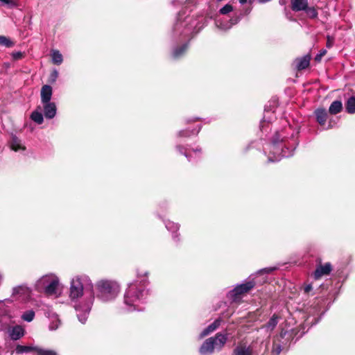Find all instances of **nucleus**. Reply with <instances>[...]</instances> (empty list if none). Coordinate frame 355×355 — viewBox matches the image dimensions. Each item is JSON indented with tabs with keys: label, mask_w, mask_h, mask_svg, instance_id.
<instances>
[{
	"label": "nucleus",
	"mask_w": 355,
	"mask_h": 355,
	"mask_svg": "<svg viewBox=\"0 0 355 355\" xmlns=\"http://www.w3.org/2000/svg\"><path fill=\"white\" fill-rule=\"evenodd\" d=\"M176 148L180 152V153L183 154L187 158L189 162H192L191 157L190 155V148H184V146L180 145H178L176 146Z\"/></svg>",
	"instance_id": "obj_30"
},
{
	"label": "nucleus",
	"mask_w": 355,
	"mask_h": 355,
	"mask_svg": "<svg viewBox=\"0 0 355 355\" xmlns=\"http://www.w3.org/2000/svg\"><path fill=\"white\" fill-rule=\"evenodd\" d=\"M52 60L55 64H60L62 62V55L59 51H53L52 52Z\"/></svg>",
	"instance_id": "obj_29"
},
{
	"label": "nucleus",
	"mask_w": 355,
	"mask_h": 355,
	"mask_svg": "<svg viewBox=\"0 0 355 355\" xmlns=\"http://www.w3.org/2000/svg\"><path fill=\"white\" fill-rule=\"evenodd\" d=\"M10 147H11V149L15 151H18L19 150L25 149V148L22 146V145L21 144V141L16 136H13L12 137Z\"/></svg>",
	"instance_id": "obj_24"
},
{
	"label": "nucleus",
	"mask_w": 355,
	"mask_h": 355,
	"mask_svg": "<svg viewBox=\"0 0 355 355\" xmlns=\"http://www.w3.org/2000/svg\"><path fill=\"white\" fill-rule=\"evenodd\" d=\"M227 340V334L218 333L214 337L207 338L201 345L199 352L201 355H211L214 349L220 350Z\"/></svg>",
	"instance_id": "obj_5"
},
{
	"label": "nucleus",
	"mask_w": 355,
	"mask_h": 355,
	"mask_svg": "<svg viewBox=\"0 0 355 355\" xmlns=\"http://www.w3.org/2000/svg\"><path fill=\"white\" fill-rule=\"evenodd\" d=\"M58 71H54L52 74H51V76H52V79H53V81H55V80L56 79L57 76H58Z\"/></svg>",
	"instance_id": "obj_43"
},
{
	"label": "nucleus",
	"mask_w": 355,
	"mask_h": 355,
	"mask_svg": "<svg viewBox=\"0 0 355 355\" xmlns=\"http://www.w3.org/2000/svg\"><path fill=\"white\" fill-rule=\"evenodd\" d=\"M13 42L5 36L0 35V46L6 47H11L13 46Z\"/></svg>",
	"instance_id": "obj_34"
},
{
	"label": "nucleus",
	"mask_w": 355,
	"mask_h": 355,
	"mask_svg": "<svg viewBox=\"0 0 355 355\" xmlns=\"http://www.w3.org/2000/svg\"><path fill=\"white\" fill-rule=\"evenodd\" d=\"M240 21V17H235L232 18L230 21L228 22L230 24H227L224 26H221V28L223 29H229L234 24H237Z\"/></svg>",
	"instance_id": "obj_35"
},
{
	"label": "nucleus",
	"mask_w": 355,
	"mask_h": 355,
	"mask_svg": "<svg viewBox=\"0 0 355 355\" xmlns=\"http://www.w3.org/2000/svg\"><path fill=\"white\" fill-rule=\"evenodd\" d=\"M21 56V53H17L16 55L15 56V58H19Z\"/></svg>",
	"instance_id": "obj_46"
},
{
	"label": "nucleus",
	"mask_w": 355,
	"mask_h": 355,
	"mask_svg": "<svg viewBox=\"0 0 355 355\" xmlns=\"http://www.w3.org/2000/svg\"><path fill=\"white\" fill-rule=\"evenodd\" d=\"M8 333L12 340H17L24 335V329L21 326L16 325L10 328Z\"/></svg>",
	"instance_id": "obj_12"
},
{
	"label": "nucleus",
	"mask_w": 355,
	"mask_h": 355,
	"mask_svg": "<svg viewBox=\"0 0 355 355\" xmlns=\"http://www.w3.org/2000/svg\"><path fill=\"white\" fill-rule=\"evenodd\" d=\"M279 318L277 315H272V316L270 318L268 322L266 324H264L263 327L266 329V330L268 331H272L278 324Z\"/></svg>",
	"instance_id": "obj_20"
},
{
	"label": "nucleus",
	"mask_w": 355,
	"mask_h": 355,
	"mask_svg": "<svg viewBox=\"0 0 355 355\" xmlns=\"http://www.w3.org/2000/svg\"><path fill=\"white\" fill-rule=\"evenodd\" d=\"M311 58L309 55H304L295 60V67L297 70H303L306 69L310 64Z\"/></svg>",
	"instance_id": "obj_15"
},
{
	"label": "nucleus",
	"mask_w": 355,
	"mask_h": 355,
	"mask_svg": "<svg viewBox=\"0 0 355 355\" xmlns=\"http://www.w3.org/2000/svg\"><path fill=\"white\" fill-rule=\"evenodd\" d=\"M165 226L166 229L173 234L175 233L179 230V225L170 220L165 222Z\"/></svg>",
	"instance_id": "obj_33"
},
{
	"label": "nucleus",
	"mask_w": 355,
	"mask_h": 355,
	"mask_svg": "<svg viewBox=\"0 0 355 355\" xmlns=\"http://www.w3.org/2000/svg\"><path fill=\"white\" fill-rule=\"evenodd\" d=\"M313 290L311 284H306L304 285L303 291L305 294H309Z\"/></svg>",
	"instance_id": "obj_40"
},
{
	"label": "nucleus",
	"mask_w": 355,
	"mask_h": 355,
	"mask_svg": "<svg viewBox=\"0 0 355 355\" xmlns=\"http://www.w3.org/2000/svg\"><path fill=\"white\" fill-rule=\"evenodd\" d=\"M31 119L37 124H42L44 121V117L41 112L35 110L31 115Z\"/></svg>",
	"instance_id": "obj_25"
},
{
	"label": "nucleus",
	"mask_w": 355,
	"mask_h": 355,
	"mask_svg": "<svg viewBox=\"0 0 355 355\" xmlns=\"http://www.w3.org/2000/svg\"><path fill=\"white\" fill-rule=\"evenodd\" d=\"M334 44V37L333 36L327 35L326 46L328 49H330L333 46Z\"/></svg>",
	"instance_id": "obj_38"
},
{
	"label": "nucleus",
	"mask_w": 355,
	"mask_h": 355,
	"mask_svg": "<svg viewBox=\"0 0 355 355\" xmlns=\"http://www.w3.org/2000/svg\"><path fill=\"white\" fill-rule=\"evenodd\" d=\"M198 119H199L198 118H196L194 119L191 120V121H196V120H198ZM189 122H190V121H188V123H189Z\"/></svg>",
	"instance_id": "obj_47"
},
{
	"label": "nucleus",
	"mask_w": 355,
	"mask_h": 355,
	"mask_svg": "<svg viewBox=\"0 0 355 355\" xmlns=\"http://www.w3.org/2000/svg\"><path fill=\"white\" fill-rule=\"evenodd\" d=\"M241 4H245L248 0H239Z\"/></svg>",
	"instance_id": "obj_45"
},
{
	"label": "nucleus",
	"mask_w": 355,
	"mask_h": 355,
	"mask_svg": "<svg viewBox=\"0 0 355 355\" xmlns=\"http://www.w3.org/2000/svg\"><path fill=\"white\" fill-rule=\"evenodd\" d=\"M331 269V265L329 263H326L324 265H319L313 272L314 279H318L323 275H329Z\"/></svg>",
	"instance_id": "obj_10"
},
{
	"label": "nucleus",
	"mask_w": 355,
	"mask_h": 355,
	"mask_svg": "<svg viewBox=\"0 0 355 355\" xmlns=\"http://www.w3.org/2000/svg\"><path fill=\"white\" fill-rule=\"evenodd\" d=\"M69 297L78 320L85 323L94 300L93 284L88 276L77 275L71 279Z\"/></svg>",
	"instance_id": "obj_1"
},
{
	"label": "nucleus",
	"mask_w": 355,
	"mask_h": 355,
	"mask_svg": "<svg viewBox=\"0 0 355 355\" xmlns=\"http://www.w3.org/2000/svg\"><path fill=\"white\" fill-rule=\"evenodd\" d=\"M96 288V297L103 302L113 300L120 291V286L116 282L107 279L98 281Z\"/></svg>",
	"instance_id": "obj_4"
},
{
	"label": "nucleus",
	"mask_w": 355,
	"mask_h": 355,
	"mask_svg": "<svg viewBox=\"0 0 355 355\" xmlns=\"http://www.w3.org/2000/svg\"><path fill=\"white\" fill-rule=\"evenodd\" d=\"M342 109H343V104H342L341 101H334L330 105L329 108V112L331 114H336L340 112Z\"/></svg>",
	"instance_id": "obj_21"
},
{
	"label": "nucleus",
	"mask_w": 355,
	"mask_h": 355,
	"mask_svg": "<svg viewBox=\"0 0 355 355\" xmlns=\"http://www.w3.org/2000/svg\"><path fill=\"white\" fill-rule=\"evenodd\" d=\"M59 286L58 278L53 275H44L36 284L37 289L47 295H57Z\"/></svg>",
	"instance_id": "obj_6"
},
{
	"label": "nucleus",
	"mask_w": 355,
	"mask_h": 355,
	"mask_svg": "<svg viewBox=\"0 0 355 355\" xmlns=\"http://www.w3.org/2000/svg\"><path fill=\"white\" fill-rule=\"evenodd\" d=\"M304 11L306 12V15L310 19H316L318 17V10L313 6L309 7V6H307L306 8Z\"/></svg>",
	"instance_id": "obj_26"
},
{
	"label": "nucleus",
	"mask_w": 355,
	"mask_h": 355,
	"mask_svg": "<svg viewBox=\"0 0 355 355\" xmlns=\"http://www.w3.org/2000/svg\"><path fill=\"white\" fill-rule=\"evenodd\" d=\"M180 17V13H179L177 22L173 28L174 32L176 33H180V34L184 35V37H191L193 30V26L189 24L191 18L186 17L184 21H181Z\"/></svg>",
	"instance_id": "obj_7"
},
{
	"label": "nucleus",
	"mask_w": 355,
	"mask_h": 355,
	"mask_svg": "<svg viewBox=\"0 0 355 355\" xmlns=\"http://www.w3.org/2000/svg\"><path fill=\"white\" fill-rule=\"evenodd\" d=\"M201 129V125H198V129L196 130H193L192 131H189L188 130H181L178 133L179 137H189L191 135H197Z\"/></svg>",
	"instance_id": "obj_32"
},
{
	"label": "nucleus",
	"mask_w": 355,
	"mask_h": 355,
	"mask_svg": "<svg viewBox=\"0 0 355 355\" xmlns=\"http://www.w3.org/2000/svg\"><path fill=\"white\" fill-rule=\"evenodd\" d=\"M291 143L284 135L283 131L277 132L272 139L271 143L264 148L265 152L268 151V159L269 162L279 161L283 157L292 156L297 143L293 135L291 137Z\"/></svg>",
	"instance_id": "obj_3"
},
{
	"label": "nucleus",
	"mask_w": 355,
	"mask_h": 355,
	"mask_svg": "<svg viewBox=\"0 0 355 355\" xmlns=\"http://www.w3.org/2000/svg\"><path fill=\"white\" fill-rule=\"evenodd\" d=\"M52 96V87L50 85H45L41 89V101L42 103L51 102Z\"/></svg>",
	"instance_id": "obj_16"
},
{
	"label": "nucleus",
	"mask_w": 355,
	"mask_h": 355,
	"mask_svg": "<svg viewBox=\"0 0 355 355\" xmlns=\"http://www.w3.org/2000/svg\"><path fill=\"white\" fill-rule=\"evenodd\" d=\"M31 294V289L26 286L21 285L13 288L12 295L16 299L26 300L30 298Z\"/></svg>",
	"instance_id": "obj_9"
},
{
	"label": "nucleus",
	"mask_w": 355,
	"mask_h": 355,
	"mask_svg": "<svg viewBox=\"0 0 355 355\" xmlns=\"http://www.w3.org/2000/svg\"><path fill=\"white\" fill-rule=\"evenodd\" d=\"M0 1L10 7H15L17 5L15 0H0Z\"/></svg>",
	"instance_id": "obj_39"
},
{
	"label": "nucleus",
	"mask_w": 355,
	"mask_h": 355,
	"mask_svg": "<svg viewBox=\"0 0 355 355\" xmlns=\"http://www.w3.org/2000/svg\"><path fill=\"white\" fill-rule=\"evenodd\" d=\"M255 286L254 281H248L243 284L236 286L233 290L228 293V297L234 302H236L240 299L241 295L248 293Z\"/></svg>",
	"instance_id": "obj_8"
},
{
	"label": "nucleus",
	"mask_w": 355,
	"mask_h": 355,
	"mask_svg": "<svg viewBox=\"0 0 355 355\" xmlns=\"http://www.w3.org/2000/svg\"><path fill=\"white\" fill-rule=\"evenodd\" d=\"M192 150L196 155L200 154L201 153V148H197L196 149H192Z\"/></svg>",
	"instance_id": "obj_44"
},
{
	"label": "nucleus",
	"mask_w": 355,
	"mask_h": 355,
	"mask_svg": "<svg viewBox=\"0 0 355 355\" xmlns=\"http://www.w3.org/2000/svg\"><path fill=\"white\" fill-rule=\"evenodd\" d=\"M44 105V114L46 119H51L56 114V105L53 102L42 103Z\"/></svg>",
	"instance_id": "obj_11"
},
{
	"label": "nucleus",
	"mask_w": 355,
	"mask_h": 355,
	"mask_svg": "<svg viewBox=\"0 0 355 355\" xmlns=\"http://www.w3.org/2000/svg\"><path fill=\"white\" fill-rule=\"evenodd\" d=\"M346 111L349 114L355 113V96L349 98L345 104Z\"/></svg>",
	"instance_id": "obj_23"
},
{
	"label": "nucleus",
	"mask_w": 355,
	"mask_h": 355,
	"mask_svg": "<svg viewBox=\"0 0 355 355\" xmlns=\"http://www.w3.org/2000/svg\"><path fill=\"white\" fill-rule=\"evenodd\" d=\"M232 355H257L251 346L239 345L233 351Z\"/></svg>",
	"instance_id": "obj_14"
},
{
	"label": "nucleus",
	"mask_w": 355,
	"mask_h": 355,
	"mask_svg": "<svg viewBox=\"0 0 355 355\" xmlns=\"http://www.w3.org/2000/svg\"><path fill=\"white\" fill-rule=\"evenodd\" d=\"M327 53L325 49H322L320 51L318 54L316 55L315 60L317 61H320L322 56H324Z\"/></svg>",
	"instance_id": "obj_41"
},
{
	"label": "nucleus",
	"mask_w": 355,
	"mask_h": 355,
	"mask_svg": "<svg viewBox=\"0 0 355 355\" xmlns=\"http://www.w3.org/2000/svg\"><path fill=\"white\" fill-rule=\"evenodd\" d=\"M38 355H57L56 352L53 350L36 349Z\"/></svg>",
	"instance_id": "obj_37"
},
{
	"label": "nucleus",
	"mask_w": 355,
	"mask_h": 355,
	"mask_svg": "<svg viewBox=\"0 0 355 355\" xmlns=\"http://www.w3.org/2000/svg\"><path fill=\"white\" fill-rule=\"evenodd\" d=\"M314 114L315 116L317 122L320 125H324L327 119V112L326 110L324 108H318L315 110Z\"/></svg>",
	"instance_id": "obj_18"
},
{
	"label": "nucleus",
	"mask_w": 355,
	"mask_h": 355,
	"mask_svg": "<svg viewBox=\"0 0 355 355\" xmlns=\"http://www.w3.org/2000/svg\"><path fill=\"white\" fill-rule=\"evenodd\" d=\"M286 332L282 331L279 336L275 337L273 340V345L272 349V355H279L281 352L282 351V345L279 343L280 338H284Z\"/></svg>",
	"instance_id": "obj_13"
},
{
	"label": "nucleus",
	"mask_w": 355,
	"mask_h": 355,
	"mask_svg": "<svg viewBox=\"0 0 355 355\" xmlns=\"http://www.w3.org/2000/svg\"><path fill=\"white\" fill-rule=\"evenodd\" d=\"M233 10V7L232 5L227 3L221 8L219 10V12L222 15H227Z\"/></svg>",
	"instance_id": "obj_36"
},
{
	"label": "nucleus",
	"mask_w": 355,
	"mask_h": 355,
	"mask_svg": "<svg viewBox=\"0 0 355 355\" xmlns=\"http://www.w3.org/2000/svg\"><path fill=\"white\" fill-rule=\"evenodd\" d=\"M60 324V320L57 315H53L51 318V321L49 325V329L51 331L56 330Z\"/></svg>",
	"instance_id": "obj_27"
},
{
	"label": "nucleus",
	"mask_w": 355,
	"mask_h": 355,
	"mask_svg": "<svg viewBox=\"0 0 355 355\" xmlns=\"http://www.w3.org/2000/svg\"><path fill=\"white\" fill-rule=\"evenodd\" d=\"M275 269V268H266L261 270V272L265 271L266 272L268 273V272L273 271Z\"/></svg>",
	"instance_id": "obj_42"
},
{
	"label": "nucleus",
	"mask_w": 355,
	"mask_h": 355,
	"mask_svg": "<svg viewBox=\"0 0 355 355\" xmlns=\"http://www.w3.org/2000/svg\"><path fill=\"white\" fill-rule=\"evenodd\" d=\"M220 324V320H216L214 322L210 324L207 328H205L200 334V338H202L203 337L209 335L214 331H215Z\"/></svg>",
	"instance_id": "obj_19"
},
{
	"label": "nucleus",
	"mask_w": 355,
	"mask_h": 355,
	"mask_svg": "<svg viewBox=\"0 0 355 355\" xmlns=\"http://www.w3.org/2000/svg\"><path fill=\"white\" fill-rule=\"evenodd\" d=\"M308 5V0H291V9L295 12L304 11Z\"/></svg>",
	"instance_id": "obj_17"
},
{
	"label": "nucleus",
	"mask_w": 355,
	"mask_h": 355,
	"mask_svg": "<svg viewBox=\"0 0 355 355\" xmlns=\"http://www.w3.org/2000/svg\"><path fill=\"white\" fill-rule=\"evenodd\" d=\"M148 284L147 272L137 273V279L128 284L124 294V304L128 311H143L141 304L145 302L148 295V290L146 286Z\"/></svg>",
	"instance_id": "obj_2"
},
{
	"label": "nucleus",
	"mask_w": 355,
	"mask_h": 355,
	"mask_svg": "<svg viewBox=\"0 0 355 355\" xmlns=\"http://www.w3.org/2000/svg\"><path fill=\"white\" fill-rule=\"evenodd\" d=\"M35 311L33 310H28L24 312L21 315V319L26 322H30L35 318Z\"/></svg>",
	"instance_id": "obj_31"
},
{
	"label": "nucleus",
	"mask_w": 355,
	"mask_h": 355,
	"mask_svg": "<svg viewBox=\"0 0 355 355\" xmlns=\"http://www.w3.org/2000/svg\"><path fill=\"white\" fill-rule=\"evenodd\" d=\"M188 47V44L185 43L183 45H182L180 47H176L173 49L172 53V56L175 59H178L180 58L186 51Z\"/></svg>",
	"instance_id": "obj_22"
},
{
	"label": "nucleus",
	"mask_w": 355,
	"mask_h": 355,
	"mask_svg": "<svg viewBox=\"0 0 355 355\" xmlns=\"http://www.w3.org/2000/svg\"><path fill=\"white\" fill-rule=\"evenodd\" d=\"M34 349H36L33 347L17 345L15 348V352L17 354H23V353L30 352Z\"/></svg>",
	"instance_id": "obj_28"
}]
</instances>
